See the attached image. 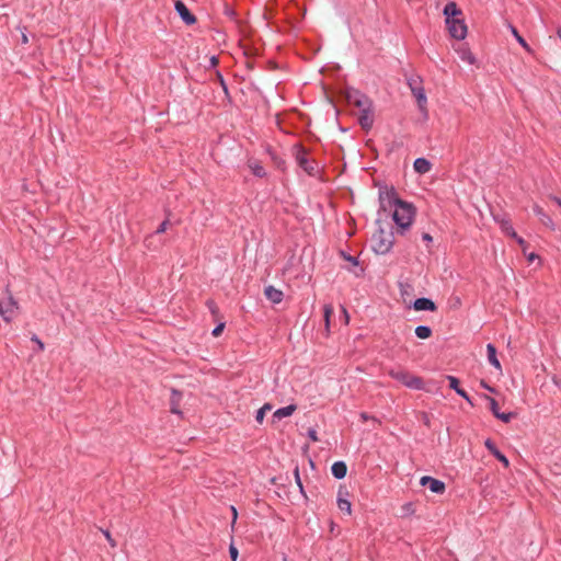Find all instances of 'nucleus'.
I'll list each match as a JSON object with an SVG mask.
<instances>
[{
    "label": "nucleus",
    "instance_id": "obj_15",
    "mask_svg": "<svg viewBox=\"0 0 561 561\" xmlns=\"http://www.w3.org/2000/svg\"><path fill=\"white\" fill-rule=\"evenodd\" d=\"M264 295L273 304H279L284 297L283 291L272 285L265 287Z\"/></svg>",
    "mask_w": 561,
    "mask_h": 561
},
{
    "label": "nucleus",
    "instance_id": "obj_36",
    "mask_svg": "<svg viewBox=\"0 0 561 561\" xmlns=\"http://www.w3.org/2000/svg\"><path fill=\"white\" fill-rule=\"evenodd\" d=\"M229 554H230L231 561H237L239 551L233 545H230V547H229Z\"/></svg>",
    "mask_w": 561,
    "mask_h": 561
},
{
    "label": "nucleus",
    "instance_id": "obj_30",
    "mask_svg": "<svg viewBox=\"0 0 561 561\" xmlns=\"http://www.w3.org/2000/svg\"><path fill=\"white\" fill-rule=\"evenodd\" d=\"M294 476H295V481H296L297 486L299 488L300 493L304 496H306V493H305V490H304V484H302V481L300 479L299 467L298 466H296L295 469H294Z\"/></svg>",
    "mask_w": 561,
    "mask_h": 561
},
{
    "label": "nucleus",
    "instance_id": "obj_17",
    "mask_svg": "<svg viewBox=\"0 0 561 561\" xmlns=\"http://www.w3.org/2000/svg\"><path fill=\"white\" fill-rule=\"evenodd\" d=\"M413 168L416 173L425 174L431 171L432 163L426 158H416L413 162Z\"/></svg>",
    "mask_w": 561,
    "mask_h": 561
},
{
    "label": "nucleus",
    "instance_id": "obj_38",
    "mask_svg": "<svg viewBox=\"0 0 561 561\" xmlns=\"http://www.w3.org/2000/svg\"><path fill=\"white\" fill-rule=\"evenodd\" d=\"M307 435L310 438V440H312V442H318L319 440V437L317 435V431L314 428H309L308 432H307Z\"/></svg>",
    "mask_w": 561,
    "mask_h": 561
},
{
    "label": "nucleus",
    "instance_id": "obj_35",
    "mask_svg": "<svg viewBox=\"0 0 561 561\" xmlns=\"http://www.w3.org/2000/svg\"><path fill=\"white\" fill-rule=\"evenodd\" d=\"M225 325H226V324H225V322H220V323H218V324L213 329V332H211L213 336H215V337L219 336V335L222 333V331H224V329H225Z\"/></svg>",
    "mask_w": 561,
    "mask_h": 561
},
{
    "label": "nucleus",
    "instance_id": "obj_21",
    "mask_svg": "<svg viewBox=\"0 0 561 561\" xmlns=\"http://www.w3.org/2000/svg\"><path fill=\"white\" fill-rule=\"evenodd\" d=\"M486 353H488V359L490 362V364L496 368L497 370H502V367H501V363L500 360L497 359V356H496V347L492 344V343H489L486 345Z\"/></svg>",
    "mask_w": 561,
    "mask_h": 561
},
{
    "label": "nucleus",
    "instance_id": "obj_25",
    "mask_svg": "<svg viewBox=\"0 0 561 561\" xmlns=\"http://www.w3.org/2000/svg\"><path fill=\"white\" fill-rule=\"evenodd\" d=\"M337 507L345 512L347 515L352 514V504L346 497H337L336 499Z\"/></svg>",
    "mask_w": 561,
    "mask_h": 561
},
{
    "label": "nucleus",
    "instance_id": "obj_16",
    "mask_svg": "<svg viewBox=\"0 0 561 561\" xmlns=\"http://www.w3.org/2000/svg\"><path fill=\"white\" fill-rule=\"evenodd\" d=\"M533 209H534L535 215L539 218V220L545 226L549 227L551 230L556 229L552 218L549 215H547L540 206L535 205Z\"/></svg>",
    "mask_w": 561,
    "mask_h": 561
},
{
    "label": "nucleus",
    "instance_id": "obj_29",
    "mask_svg": "<svg viewBox=\"0 0 561 561\" xmlns=\"http://www.w3.org/2000/svg\"><path fill=\"white\" fill-rule=\"evenodd\" d=\"M484 398L489 401L490 410L494 416H496V413H500L499 403L497 401L489 396H484Z\"/></svg>",
    "mask_w": 561,
    "mask_h": 561
},
{
    "label": "nucleus",
    "instance_id": "obj_19",
    "mask_svg": "<svg viewBox=\"0 0 561 561\" xmlns=\"http://www.w3.org/2000/svg\"><path fill=\"white\" fill-rule=\"evenodd\" d=\"M443 13L444 15L446 16V20H450V19H457L459 18V15L462 14L461 10L458 8L457 3L456 2H448L444 10H443Z\"/></svg>",
    "mask_w": 561,
    "mask_h": 561
},
{
    "label": "nucleus",
    "instance_id": "obj_42",
    "mask_svg": "<svg viewBox=\"0 0 561 561\" xmlns=\"http://www.w3.org/2000/svg\"><path fill=\"white\" fill-rule=\"evenodd\" d=\"M31 340L35 342V344H37L39 351L44 350V343L39 340V337L36 334H34Z\"/></svg>",
    "mask_w": 561,
    "mask_h": 561
},
{
    "label": "nucleus",
    "instance_id": "obj_10",
    "mask_svg": "<svg viewBox=\"0 0 561 561\" xmlns=\"http://www.w3.org/2000/svg\"><path fill=\"white\" fill-rule=\"evenodd\" d=\"M15 309H18V304L12 296L9 297L7 302L0 301V316L5 322L11 321Z\"/></svg>",
    "mask_w": 561,
    "mask_h": 561
},
{
    "label": "nucleus",
    "instance_id": "obj_14",
    "mask_svg": "<svg viewBox=\"0 0 561 561\" xmlns=\"http://www.w3.org/2000/svg\"><path fill=\"white\" fill-rule=\"evenodd\" d=\"M358 124L364 130H369L374 124L373 110L360 112L358 116Z\"/></svg>",
    "mask_w": 561,
    "mask_h": 561
},
{
    "label": "nucleus",
    "instance_id": "obj_32",
    "mask_svg": "<svg viewBox=\"0 0 561 561\" xmlns=\"http://www.w3.org/2000/svg\"><path fill=\"white\" fill-rule=\"evenodd\" d=\"M514 415L515 414L513 412H507V413L500 412V413H496L495 417L501 420L504 423H508L514 417Z\"/></svg>",
    "mask_w": 561,
    "mask_h": 561
},
{
    "label": "nucleus",
    "instance_id": "obj_11",
    "mask_svg": "<svg viewBox=\"0 0 561 561\" xmlns=\"http://www.w3.org/2000/svg\"><path fill=\"white\" fill-rule=\"evenodd\" d=\"M410 308H413L415 311L435 312L437 310L436 304L431 298H426V297L415 299L410 305Z\"/></svg>",
    "mask_w": 561,
    "mask_h": 561
},
{
    "label": "nucleus",
    "instance_id": "obj_28",
    "mask_svg": "<svg viewBox=\"0 0 561 561\" xmlns=\"http://www.w3.org/2000/svg\"><path fill=\"white\" fill-rule=\"evenodd\" d=\"M511 27V31H512V34L514 35V37L516 38V41L527 50H529V46L527 44V42L525 41V38L523 36L519 35V33L517 32L516 27H514L513 25L510 26Z\"/></svg>",
    "mask_w": 561,
    "mask_h": 561
},
{
    "label": "nucleus",
    "instance_id": "obj_33",
    "mask_svg": "<svg viewBox=\"0 0 561 561\" xmlns=\"http://www.w3.org/2000/svg\"><path fill=\"white\" fill-rule=\"evenodd\" d=\"M340 254H341V256H342L345 261L350 262L352 265H354V266H357V265H358V260H357V257H355V256H352V255L347 254L345 251H341V252H340Z\"/></svg>",
    "mask_w": 561,
    "mask_h": 561
},
{
    "label": "nucleus",
    "instance_id": "obj_39",
    "mask_svg": "<svg viewBox=\"0 0 561 561\" xmlns=\"http://www.w3.org/2000/svg\"><path fill=\"white\" fill-rule=\"evenodd\" d=\"M217 77H218V80H219V82H220V85H221V88H222L224 92H225L226 94H228V87H227V84H226V82H225V79H224L222 75H221L220 72H217Z\"/></svg>",
    "mask_w": 561,
    "mask_h": 561
},
{
    "label": "nucleus",
    "instance_id": "obj_47",
    "mask_svg": "<svg viewBox=\"0 0 561 561\" xmlns=\"http://www.w3.org/2000/svg\"><path fill=\"white\" fill-rule=\"evenodd\" d=\"M514 239L518 242L519 245H522L525 249L526 241L522 237L517 236V238Z\"/></svg>",
    "mask_w": 561,
    "mask_h": 561
},
{
    "label": "nucleus",
    "instance_id": "obj_5",
    "mask_svg": "<svg viewBox=\"0 0 561 561\" xmlns=\"http://www.w3.org/2000/svg\"><path fill=\"white\" fill-rule=\"evenodd\" d=\"M446 25L449 32V35L458 41L463 39L467 36V24L463 19L457 18V19H450L446 20Z\"/></svg>",
    "mask_w": 561,
    "mask_h": 561
},
{
    "label": "nucleus",
    "instance_id": "obj_7",
    "mask_svg": "<svg viewBox=\"0 0 561 561\" xmlns=\"http://www.w3.org/2000/svg\"><path fill=\"white\" fill-rule=\"evenodd\" d=\"M347 100L350 103L354 104L359 108V112L373 110L371 100L359 91L355 90L347 94Z\"/></svg>",
    "mask_w": 561,
    "mask_h": 561
},
{
    "label": "nucleus",
    "instance_id": "obj_13",
    "mask_svg": "<svg viewBox=\"0 0 561 561\" xmlns=\"http://www.w3.org/2000/svg\"><path fill=\"white\" fill-rule=\"evenodd\" d=\"M446 379L449 382L450 389H453L458 396H460L467 402H469L471 405H473L469 394L462 388L459 387V379L457 377L448 375V376H446Z\"/></svg>",
    "mask_w": 561,
    "mask_h": 561
},
{
    "label": "nucleus",
    "instance_id": "obj_2",
    "mask_svg": "<svg viewBox=\"0 0 561 561\" xmlns=\"http://www.w3.org/2000/svg\"><path fill=\"white\" fill-rule=\"evenodd\" d=\"M376 224L379 226L378 230L371 237V248L376 254H388L394 244V234L392 227L389 230H385L381 227L380 220Z\"/></svg>",
    "mask_w": 561,
    "mask_h": 561
},
{
    "label": "nucleus",
    "instance_id": "obj_1",
    "mask_svg": "<svg viewBox=\"0 0 561 561\" xmlns=\"http://www.w3.org/2000/svg\"><path fill=\"white\" fill-rule=\"evenodd\" d=\"M379 201L382 210L393 209L392 220L403 233L413 222L415 207L412 203L402 201L394 187H382L379 190Z\"/></svg>",
    "mask_w": 561,
    "mask_h": 561
},
{
    "label": "nucleus",
    "instance_id": "obj_27",
    "mask_svg": "<svg viewBox=\"0 0 561 561\" xmlns=\"http://www.w3.org/2000/svg\"><path fill=\"white\" fill-rule=\"evenodd\" d=\"M272 407L270 403H265L262 408L256 411L255 420L257 423H262L267 411H271Z\"/></svg>",
    "mask_w": 561,
    "mask_h": 561
},
{
    "label": "nucleus",
    "instance_id": "obj_41",
    "mask_svg": "<svg viewBox=\"0 0 561 561\" xmlns=\"http://www.w3.org/2000/svg\"><path fill=\"white\" fill-rule=\"evenodd\" d=\"M103 534L106 538V540L108 541V543L112 546V547H115L116 546V541L112 538L111 534L108 530H103Z\"/></svg>",
    "mask_w": 561,
    "mask_h": 561
},
{
    "label": "nucleus",
    "instance_id": "obj_51",
    "mask_svg": "<svg viewBox=\"0 0 561 561\" xmlns=\"http://www.w3.org/2000/svg\"><path fill=\"white\" fill-rule=\"evenodd\" d=\"M231 511H232V514H233V523H234L236 519H237V510H236V507L231 506Z\"/></svg>",
    "mask_w": 561,
    "mask_h": 561
},
{
    "label": "nucleus",
    "instance_id": "obj_6",
    "mask_svg": "<svg viewBox=\"0 0 561 561\" xmlns=\"http://www.w3.org/2000/svg\"><path fill=\"white\" fill-rule=\"evenodd\" d=\"M295 158L297 164L309 175H314L316 173V162L309 160L308 152L302 146L296 147Z\"/></svg>",
    "mask_w": 561,
    "mask_h": 561
},
{
    "label": "nucleus",
    "instance_id": "obj_23",
    "mask_svg": "<svg viewBox=\"0 0 561 561\" xmlns=\"http://www.w3.org/2000/svg\"><path fill=\"white\" fill-rule=\"evenodd\" d=\"M249 168L251 169L252 173L257 178H264L266 175L264 167L259 161H250Z\"/></svg>",
    "mask_w": 561,
    "mask_h": 561
},
{
    "label": "nucleus",
    "instance_id": "obj_50",
    "mask_svg": "<svg viewBox=\"0 0 561 561\" xmlns=\"http://www.w3.org/2000/svg\"><path fill=\"white\" fill-rule=\"evenodd\" d=\"M360 419L364 421H367L369 419V416L367 413L363 412V413H360Z\"/></svg>",
    "mask_w": 561,
    "mask_h": 561
},
{
    "label": "nucleus",
    "instance_id": "obj_26",
    "mask_svg": "<svg viewBox=\"0 0 561 561\" xmlns=\"http://www.w3.org/2000/svg\"><path fill=\"white\" fill-rule=\"evenodd\" d=\"M333 313V307L332 305L328 304L323 307V316H324V322H325V331L327 334L330 332V318Z\"/></svg>",
    "mask_w": 561,
    "mask_h": 561
},
{
    "label": "nucleus",
    "instance_id": "obj_37",
    "mask_svg": "<svg viewBox=\"0 0 561 561\" xmlns=\"http://www.w3.org/2000/svg\"><path fill=\"white\" fill-rule=\"evenodd\" d=\"M168 225H169V220L168 219L163 220L157 228L156 233L160 234V233L164 232L167 230Z\"/></svg>",
    "mask_w": 561,
    "mask_h": 561
},
{
    "label": "nucleus",
    "instance_id": "obj_45",
    "mask_svg": "<svg viewBox=\"0 0 561 561\" xmlns=\"http://www.w3.org/2000/svg\"><path fill=\"white\" fill-rule=\"evenodd\" d=\"M209 62H210V67H216L219 62L218 57L211 56L209 59Z\"/></svg>",
    "mask_w": 561,
    "mask_h": 561
},
{
    "label": "nucleus",
    "instance_id": "obj_20",
    "mask_svg": "<svg viewBox=\"0 0 561 561\" xmlns=\"http://www.w3.org/2000/svg\"><path fill=\"white\" fill-rule=\"evenodd\" d=\"M331 472H332V476L335 478V479H343L345 478L346 473H347V466L344 461H335L332 466H331Z\"/></svg>",
    "mask_w": 561,
    "mask_h": 561
},
{
    "label": "nucleus",
    "instance_id": "obj_8",
    "mask_svg": "<svg viewBox=\"0 0 561 561\" xmlns=\"http://www.w3.org/2000/svg\"><path fill=\"white\" fill-rule=\"evenodd\" d=\"M420 484L424 488H428L430 491L435 494H443L446 490V485L443 481L430 476L422 477L420 479Z\"/></svg>",
    "mask_w": 561,
    "mask_h": 561
},
{
    "label": "nucleus",
    "instance_id": "obj_18",
    "mask_svg": "<svg viewBox=\"0 0 561 561\" xmlns=\"http://www.w3.org/2000/svg\"><path fill=\"white\" fill-rule=\"evenodd\" d=\"M181 400H182V392L176 389H172L171 397H170V411L172 413L181 414V411L179 409Z\"/></svg>",
    "mask_w": 561,
    "mask_h": 561
},
{
    "label": "nucleus",
    "instance_id": "obj_22",
    "mask_svg": "<svg viewBox=\"0 0 561 561\" xmlns=\"http://www.w3.org/2000/svg\"><path fill=\"white\" fill-rule=\"evenodd\" d=\"M295 411H296V405L295 404H289L287 407H283V408L277 409L274 412L273 417L277 419V420H280L283 417L290 416Z\"/></svg>",
    "mask_w": 561,
    "mask_h": 561
},
{
    "label": "nucleus",
    "instance_id": "obj_44",
    "mask_svg": "<svg viewBox=\"0 0 561 561\" xmlns=\"http://www.w3.org/2000/svg\"><path fill=\"white\" fill-rule=\"evenodd\" d=\"M422 240H423V241H425V242H427V243H430V242H432V241H433V238H432V236H431L428 232H424V233L422 234Z\"/></svg>",
    "mask_w": 561,
    "mask_h": 561
},
{
    "label": "nucleus",
    "instance_id": "obj_34",
    "mask_svg": "<svg viewBox=\"0 0 561 561\" xmlns=\"http://www.w3.org/2000/svg\"><path fill=\"white\" fill-rule=\"evenodd\" d=\"M206 306L209 309V311L211 312V314L216 316L218 313V306L214 300H211V299L207 300Z\"/></svg>",
    "mask_w": 561,
    "mask_h": 561
},
{
    "label": "nucleus",
    "instance_id": "obj_48",
    "mask_svg": "<svg viewBox=\"0 0 561 561\" xmlns=\"http://www.w3.org/2000/svg\"><path fill=\"white\" fill-rule=\"evenodd\" d=\"M551 199L559 206L561 207V198L557 197V196H552Z\"/></svg>",
    "mask_w": 561,
    "mask_h": 561
},
{
    "label": "nucleus",
    "instance_id": "obj_9",
    "mask_svg": "<svg viewBox=\"0 0 561 561\" xmlns=\"http://www.w3.org/2000/svg\"><path fill=\"white\" fill-rule=\"evenodd\" d=\"M174 9L186 25H193L196 23V16L188 10L183 1L176 0Z\"/></svg>",
    "mask_w": 561,
    "mask_h": 561
},
{
    "label": "nucleus",
    "instance_id": "obj_49",
    "mask_svg": "<svg viewBox=\"0 0 561 561\" xmlns=\"http://www.w3.org/2000/svg\"><path fill=\"white\" fill-rule=\"evenodd\" d=\"M538 257H539V256H538L537 254H535V253H530V254L528 255V261L533 262L535 259H538Z\"/></svg>",
    "mask_w": 561,
    "mask_h": 561
},
{
    "label": "nucleus",
    "instance_id": "obj_46",
    "mask_svg": "<svg viewBox=\"0 0 561 561\" xmlns=\"http://www.w3.org/2000/svg\"><path fill=\"white\" fill-rule=\"evenodd\" d=\"M481 386H482L484 389L489 390L490 392H494V391H495V389H494L493 387L489 386V385H488L485 381H483V380L481 381Z\"/></svg>",
    "mask_w": 561,
    "mask_h": 561
},
{
    "label": "nucleus",
    "instance_id": "obj_31",
    "mask_svg": "<svg viewBox=\"0 0 561 561\" xmlns=\"http://www.w3.org/2000/svg\"><path fill=\"white\" fill-rule=\"evenodd\" d=\"M502 230L512 238H517V233L508 221L502 224Z\"/></svg>",
    "mask_w": 561,
    "mask_h": 561
},
{
    "label": "nucleus",
    "instance_id": "obj_3",
    "mask_svg": "<svg viewBox=\"0 0 561 561\" xmlns=\"http://www.w3.org/2000/svg\"><path fill=\"white\" fill-rule=\"evenodd\" d=\"M408 85L417 102L420 112L423 114L424 118H427V98L425 94V90L423 88V81L421 77L409 78Z\"/></svg>",
    "mask_w": 561,
    "mask_h": 561
},
{
    "label": "nucleus",
    "instance_id": "obj_4",
    "mask_svg": "<svg viewBox=\"0 0 561 561\" xmlns=\"http://www.w3.org/2000/svg\"><path fill=\"white\" fill-rule=\"evenodd\" d=\"M389 376L410 389L421 390L424 388V381L421 377L411 375L404 369H391Z\"/></svg>",
    "mask_w": 561,
    "mask_h": 561
},
{
    "label": "nucleus",
    "instance_id": "obj_52",
    "mask_svg": "<svg viewBox=\"0 0 561 561\" xmlns=\"http://www.w3.org/2000/svg\"><path fill=\"white\" fill-rule=\"evenodd\" d=\"M473 60H474V58H473V57H470V58H469V62H470V64H472V62H473Z\"/></svg>",
    "mask_w": 561,
    "mask_h": 561
},
{
    "label": "nucleus",
    "instance_id": "obj_53",
    "mask_svg": "<svg viewBox=\"0 0 561 561\" xmlns=\"http://www.w3.org/2000/svg\"><path fill=\"white\" fill-rule=\"evenodd\" d=\"M284 561H288L286 557H284Z\"/></svg>",
    "mask_w": 561,
    "mask_h": 561
},
{
    "label": "nucleus",
    "instance_id": "obj_12",
    "mask_svg": "<svg viewBox=\"0 0 561 561\" xmlns=\"http://www.w3.org/2000/svg\"><path fill=\"white\" fill-rule=\"evenodd\" d=\"M484 446L490 451L491 455H493L500 462L503 463L505 468L510 467V460L503 453L500 451V449L496 447L495 443L491 438L485 439Z\"/></svg>",
    "mask_w": 561,
    "mask_h": 561
},
{
    "label": "nucleus",
    "instance_id": "obj_24",
    "mask_svg": "<svg viewBox=\"0 0 561 561\" xmlns=\"http://www.w3.org/2000/svg\"><path fill=\"white\" fill-rule=\"evenodd\" d=\"M414 333L419 339L426 340L432 336L433 331L428 325H417Z\"/></svg>",
    "mask_w": 561,
    "mask_h": 561
},
{
    "label": "nucleus",
    "instance_id": "obj_40",
    "mask_svg": "<svg viewBox=\"0 0 561 561\" xmlns=\"http://www.w3.org/2000/svg\"><path fill=\"white\" fill-rule=\"evenodd\" d=\"M348 495H350V493H348L347 489L345 486L341 485L337 491V497H346L347 499Z\"/></svg>",
    "mask_w": 561,
    "mask_h": 561
},
{
    "label": "nucleus",
    "instance_id": "obj_43",
    "mask_svg": "<svg viewBox=\"0 0 561 561\" xmlns=\"http://www.w3.org/2000/svg\"><path fill=\"white\" fill-rule=\"evenodd\" d=\"M422 421L424 423V425H426L427 427L431 426V420H430V416L427 413H422Z\"/></svg>",
    "mask_w": 561,
    "mask_h": 561
}]
</instances>
